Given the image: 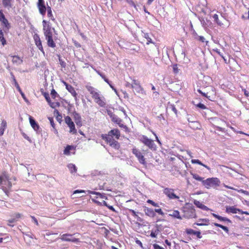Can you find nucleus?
Segmentation results:
<instances>
[{
	"mask_svg": "<svg viewBox=\"0 0 249 249\" xmlns=\"http://www.w3.org/2000/svg\"><path fill=\"white\" fill-rule=\"evenodd\" d=\"M86 89L92 95V97L94 99V101L101 107H105L106 106V102L105 98L102 96L97 90L94 88L90 86H86Z\"/></svg>",
	"mask_w": 249,
	"mask_h": 249,
	"instance_id": "f257e3e1",
	"label": "nucleus"
},
{
	"mask_svg": "<svg viewBox=\"0 0 249 249\" xmlns=\"http://www.w3.org/2000/svg\"><path fill=\"white\" fill-rule=\"evenodd\" d=\"M184 215L185 218H196L197 215L196 213V210L194 207L192 205H189V206L186 207L183 209Z\"/></svg>",
	"mask_w": 249,
	"mask_h": 249,
	"instance_id": "f03ea898",
	"label": "nucleus"
},
{
	"mask_svg": "<svg viewBox=\"0 0 249 249\" xmlns=\"http://www.w3.org/2000/svg\"><path fill=\"white\" fill-rule=\"evenodd\" d=\"M220 183V180L217 178H211L204 180L202 182L204 185L207 189L211 187L219 186Z\"/></svg>",
	"mask_w": 249,
	"mask_h": 249,
	"instance_id": "7ed1b4c3",
	"label": "nucleus"
},
{
	"mask_svg": "<svg viewBox=\"0 0 249 249\" xmlns=\"http://www.w3.org/2000/svg\"><path fill=\"white\" fill-rule=\"evenodd\" d=\"M140 141L143 143L145 145L147 146L150 150L152 151H156L157 149V146L154 142V141L149 139L146 136L143 135Z\"/></svg>",
	"mask_w": 249,
	"mask_h": 249,
	"instance_id": "20e7f679",
	"label": "nucleus"
},
{
	"mask_svg": "<svg viewBox=\"0 0 249 249\" xmlns=\"http://www.w3.org/2000/svg\"><path fill=\"white\" fill-rule=\"evenodd\" d=\"M101 137L102 139L108 143L111 146L115 149H119L120 147L119 143L113 138L109 137V136H105L104 134H102Z\"/></svg>",
	"mask_w": 249,
	"mask_h": 249,
	"instance_id": "39448f33",
	"label": "nucleus"
},
{
	"mask_svg": "<svg viewBox=\"0 0 249 249\" xmlns=\"http://www.w3.org/2000/svg\"><path fill=\"white\" fill-rule=\"evenodd\" d=\"M9 180V177L8 175L6 172L3 173L1 176H0V188L4 191V185L8 183Z\"/></svg>",
	"mask_w": 249,
	"mask_h": 249,
	"instance_id": "423d86ee",
	"label": "nucleus"
},
{
	"mask_svg": "<svg viewBox=\"0 0 249 249\" xmlns=\"http://www.w3.org/2000/svg\"><path fill=\"white\" fill-rule=\"evenodd\" d=\"M60 239L62 241L72 242L73 243H77L79 241L78 239L73 237L72 234L67 233L62 235Z\"/></svg>",
	"mask_w": 249,
	"mask_h": 249,
	"instance_id": "0eeeda50",
	"label": "nucleus"
},
{
	"mask_svg": "<svg viewBox=\"0 0 249 249\" xmlns=\"http://www.w3.org/2000/svg\"><path fill=\"white\" fill-rule=\"evenodd\" d=\"M30 123L33 128L36 132L37 134H40L41 131V128L35 120L31 116L29 117Z\"/></svg>",
	"mask_w": 249,
	"mask_h": 249,
	"instance_id": "6e6552de",
	"label": "nucleus"
},
{
	"mask_svg": "<svg viewBox=\"0 0 249 249\" xmlns=\"http://www.w3.org/2000/svg\"><path fill=\"white\" fill-rule=\"evenodd\" d=\"M132 153L138 158L140 163L144 164L145 163V159L142 153L137 149L133 148L132 149Z\"/></svg>",
	"mask_w": 249,
	"mask_h": 249,
	"instance_id": "1a4fd4ad",
	"label": "nucleus"
},
{
	"mask_svg": "<svg viewBox=\"0 0 249 249\" xmlns=\"http://www.w3.org/2000/svg\"><path fill=\"white\" fill-rule=\"evenodd\" d=\"M163 193L170 199H178L179 197L174 193V190L171 188H166L163 190Z\"/></svg>",
	"mask_w": 249,
	"mask_h": 249,
	"instance_id": "9d476101",
	"label": "nucleus"
},
{
	"mask_svg": "<svg viewBox=\"0 0 249 249\" xmlns=\"http://www.w3.org/2000/svg\"><path fill=\"white\" fill-rule=\"evenodd\" d=\"M210 224V220L208 218H200L198 219L197 222H195L193 224V227L194 228H196L195 225L199 226H207Z\"/></svg>",
	"mask_w": 249,
	"mask_h": 249,
	"instance_id": "9b49d317",
	"label": "nucleus"
},
{
	"mask_svg": "<svg viewBox=\"0 0 249 249\" xmlns=\"http://www.w3.org/2000/svg\"><path fill=\"white\" fill-rule=\"evenodd\" d=\"M34 40H35V42L36 45V46L37 47L38 49L43 54H44L45 52L44 51L43 48V46L42 45V42H41V41L40 40V38L39 36L38 35H37V34H36L34 36Z\"/></svg>",
	"mask_w": 249,
	"mask_h": 249,
	"instance_id": "f8f14e48",
	"label": "nucleus"
},
{
	"mask_svg": "<svg viewBox=\"0 0 249 249\" xmlns=\"http://www.w3.org/2000/svg\"><path fill=\"white\" fill-rule=\"evenodd\" d=\"M132 89H134L137 93H142L143 89L141 86L140 83L136 80H133V86H132Z\"/></svg>",
	"mask_w": 249,
	"mask_h": 249,
	"instance_id": "ddd939ff",
	"label": "nucleus"
},
{
	"mask_svg": "<svg viewBox=\"0 0 249 249\" xmlns=\"http://www.w3.org/2000/svg\"><path fill=\"white\" fill-rule=\"evenodd\" d=\"M1 24L3 25V30L5 33H7L9 32V29L11 28L10 23L9 22L8 20L5 18L0 20Z\"/></svg>",
	"mask_w": 249,
	"mask_h": 249,
	"instance_id": "4468645a",
	"label": "nucleus"
},
{
	"mask_svg": "<svg viewBox=\"0 0 249 249\" xmlns=\"http://www.w3.org/2000/svg\"><path fill=\"white\" fill-rule=\"evenodd\" d=\"M37 7L38 9L39 13L42 16H44L46 13L47 7H46L45 2L41 3H37Z\"/></svg>",
	"mask_w": 249,
	"mask_h": 249,
	"instance_id": "2eb2a0df",
	"label": "nucleus"
},
{
	"mask_svg": "<svg viewBox=\"0 0 249 249\" xmlns=\"http://www.w3.org/2000/svg\"><path fill=\"white\" fill-rule=\"evenodd\" d=\"M73 116L76 125L79 127L82 126L81 117L80 115L76 111H74L73 113Z\"/></svg>",
	"mask_w": 249,
	"mask_h": 249,
	"instance_id": "dca6fc26",
	"label": "nucleus"
},
{
	"mask_svg": "<svg viewBox=\"0 0 249 249\" xmlns=\"http://www.w3.org/2000/svg\"><path fill=\"white\" fill-rule=\"evenodd\" d=\"M51 26L50 25V24H48L47 26H44V28H43V30L45 37L50 36H53V33L51 31Z\"/></svg>",
	"mask_w": 249,
	"mask_h": 249,
	"instance_id": "f3484780",
	"label": "nucleus"
},
{
	"mask_svg": "<svg viewBox=\"0 0 249 249\" xmlns=\"http://www.w3.org/2000/svg\"><path fill=\"white\" fill-rule=\"evenodd\" d=\"M120 131L117 129H114L110 130L107 135L105 134V136H109V137L113 138V136H115L116 139H119L120 137Z\"/></svg>",
	"mask_w": 249,
	"mask_h": 249,
	"instance_id": "a211bd4d",
	"label": "nucleus"
},
{
	"mask_svg": "<svg viewBox=\"0 0 249 249\" xmlns=\"http://www.w3.org/2000/svg\"><path fill=\"white\" fill-rule=\"evenodd\" d=\"M112 121L117 124L120 127L124 128L125 129H127V127L122 123V119L119 118L117 116H114Z\"/></svg>",
	"mask_w": 249,
	"mask_h": 249,
	"instance_id": "6ab92c4d",
	"label": "nucleus"
},
{
	"mask_svg": "<svg viewBox=\"0 0 249 249\" xmlns=\"http://www.w3.org/2000/svg\"><path fill=\"white\" fill-rule=\"evenodd\" d=\"M186 232L188 234L195 235L199 239H200L202 238V236L201 235V232L200 231H196L191 229H187L186 230Z\"/></svg>",
	"mask_w": 249,
	"mask_h": 249,
	"instance_id": "aec40b11",
	"label": "nucleus"
},
{
	"mask_svg": "<svg viewBox=\"0 0 249 249\" xmlns=\"http://www.w3.org/2000/svg\"><path fill=\"white\" fill-rule=\"evenodd\" d=\"M226 212L227 213H236L240 212V209L234 206H226Z\"/></svg>",
	"mask_w": 249,
	"mask_h": 249,
	"instance_id": "412c9836",
	"label": "nucleus"
},
{
	"mask_svg": "<svg viewBox=\"0 0 249 249\" xmlns=\"http://www.w3.org/2000/svg\"><path fill=\"white\" fill-rule=\"evenodd\" d=\"M13 81H14V83L15 86L16 87L17 89L18 90V91L20 92L22 97L24 99V100L26 102H27L28 101H27V99L26 98L25 94L22 91V90H21V89H20L18 84L17 82L16 79H15V77L14 76H13Z\"/></svg>",
	"mask_w": 249,
	"mask_h": 249,
	"instance_id": "4be33fe9",
	"label": "nucleus"
},
{
	"mask_svg": "<svg viewBox=\"0 0 249 249\" xmlns=\"http://www.w3.org/2000/svg\"><path fill=\"white\" fill-rule=\"evenodd\" d=\"M194 204L197 207L204 211H208L209 209L200 201L197 200H194Z\"/></svg>",
	"mask_w": 249,
	"mask_h": 249,
	"instance_id": "5701e85b",
	"label": "nucleus"
},
{
	"mask_svg": "<svg viewBox=\"0 0 249 249\" xmlns=\"http://www.w3.org/2000/svg\"><path fill=\"white\" fill-rule=\"evenodd\" d=\"M63 83L66 86V89L71 94V95H75L77 93L74 89V88L71 85L68 84L66 82L63 81Z\"/></svg>",
	"mask_w": 249,
	"mask_h": 249,
	"instance_id": "b1692460",
	"label": "nucleus"
},
{
	"mask_svg": "<svg viewBox=\"0 0 249 249\" xmlns=\"http://www.w3.org/2000/svg\"><path fill=\"white\" fill-rule=\"evenodd\" d=\"M144 211L145 212V214L149 217H154L156 215L154 210L152 209L145 207Z\"/></svg>",
	"mask_w": 249,
	"mask_h": 249,
	"instance_id": "393cba45",
	"label": "nucleus"
},
{
	"mask_svg": "<svg viewBox=\"0 0 249 249\" xmlns=\"http://www.w3.org/2000/svg\"><path fill=\"white\" fill-rule=\"evenodd\" d=\"M12 62L13 63L19 65L23 63V60L21 59L18 55H11Z\"/></svg>",
	"mask_w": 249,
	"mask_h": 249,
	"instance_id": "a878e982",
	"label": "nucleus"
},
{
	"mask_svg": "<svg viewBox=\"0 0 249 249\" xmlns=\"http://www.w3.org/2000/svg\"><path fill=\"white\" fill-rule=\"evenodd\" d=\"M45 38L47 41V44L49 47H50L52 48H54L56 46L55 43H54V42L53 40V36H48Z\"/></svg>",
	"mask_w": 249,
	"mask_h": 249,
	"instance_id": "bb28decb",
	"label": "nucleus"
},
{
	"mask_svg": "<svg viewBox=\"0 0 249 249\" xmlns=\"http://www.w3.org/2000/svg\"><path fill=\"white\" fill-rule=\"evenodd\" d=\"M6 127V121L4 120H3L1 122V126H0V136L3 135Z\"/></svg>",
	"mask_w": 249,
	"mask_h": 249,
	"instance_id": "cd10ccee",
	"label": "nucleus"
},
{
	"mask_svg": "<svg viewBox=\"0 0 249 249\" xmlns=\"http://www.w3.org/2000/svg\"><path fill=\"white\" fill-rule=\"evenodd\" d=\"M12 0H2V4L5 8H11L12 4L11 3Z\"/></svg>",
	"mask_w": 249,
	"mask_h": 249,
	"instance_id": "c85d7f7f",
	"label": "nucleus"
},
{
	"mask_svg": "<svg viewBox=\"0 0 249 249\" xmlns=\"http://www.w3.org/2000/svg\"><path fill=\"white\" fill-rule=\"evenodd\" d=\"M169 215L174 218H178V219H182V217L179 214V211L177 210L174 211L172 213L169 214Z\"/></svg>",
	"mask_w": 249,
	"mask_h": 249,
	"instance_id": "c756f323",
	"label": "nucleus"
},
{
	"mask_svg": "<svg viewBox=\"0 0 249 249\" xmlns=\"http://www.w3.org/2000/svg\"><path fill=\"white\" fill-rule=\"evenodd\" d=\"M46 11H47V16L48 18H50L51 19L54 21L55 19L53 18L51 7L48 5Z\"/></svg>",
	"mask_w": 249,
	"mask_h": 249,
	"instance_id": "7c9ffc66",
	"label": "nucleus"
},
{
	"mask_svg": "<svg viewBox=\"0 0 249 249\" xmlns=\"http://www.w3.org/2000/svg\"><path fill=\"white\" fill-rule=\"evenodd\" d=\"M191 162L192 163H194V164H198L199 165H201L204 167H205V168H206L208 170H210V168L207 166L206 165H205L203 163H202L199 160H196V159H193L192 160H191Z\"/></svg>",
	"mask_w": 249,
	"mask_h": 249,
	"instance_id": "2f4dec72",
	"label": "nucleus"
},
{
	"mask_svg": "<svg viewBox=\"0 0 249 249\" xmlns=\"http://www.w3.org/2000/svg\"><path fill=\"white\" fill-rule=\"evenodd\" d=\"M68 167L69 168L71 173L73 174L74 173H76L77 171V168L76 166L72 163H70L68 165Z\"/></svg>",
	"mask_w": 249,
	"mask_h": 249,
	"instance_id": "473e14b6",
	"label": "nucleus"
},
{
	"mask_svg": "<svg viewBox=\"0 0 249 249\" xmlns=\"http://www.w3.org/2000/svg\"><path fill=\"white\" fill-rule=\"evenodd\" d=\"M3 30H0V41L3 46L6 44V41L4 37Z\"/></svg>",
	"mask_w": 249,
	"mask_h": 249,
	"instance_id": "72a5a7b5",
	"label": "nucleus"
},
{
	"mask_svg": "<svg viewBox=\"0 0 249 249\" xmlns=\"http://www.w3.org/2000/svg\"><path fill=\"white\" fill-rule=\"evenodd\" d=\"M213 225H214L216 227H219L223 229L226 233H229V230L228 227L223 226L221 224L217 223H213Z\"/></svg>",
	"mask_w": 249,
	"mask_h": 249,
	"instance_id": "f704fd0d",
	"label": "nucleus"
},
{
	"mask_svg": "<svg viewBox=\"0 0 249 249\" xmlns=\"http://www.w3.org/2000/svg\"><path fill=\"white\" fill-rule=\"evenodd\" d=\"M98 186L100 190H107V191H111L110 189H109L108 187L106 186V183L104 182L103 184L101 183H98Z\"/></svg>",
	"mask_w": 249,
	"mask_h": 249,
	"instance_id": "c9c22d12",
	"label": "nucleus"
},
{
	"mask_svg": "<svg viewBox=\"0 0 249 249\" xmlns=\"http://www.w3.org/2000/svg\"><path fill=\"white\" fill-rule=\"evenodd\" d=\"M68 125L70 127V133L72 134H75L76 133V129H75V124H74L73 122Z\"/></svg>",
	"mask_w": 249,
	"mask_h": 249,
	"instance_id": "e433bc0d",
	"label": "nucleus"
},
{
	"mask_svg": "<svg viewBox=\"0 0 249 249\" xmlns=\"http://www.w3.org/2000/svg\"><path fill=\"white\" fill-rule=\"evenodd\" d=\"M191 174L192 175L193 178L196 179V180L201 181L202 183L203 182V181H204L203 178L200 177L197 174H194L193 173H191Z\"/></svg>",
	"mask_w": 249,
	"mask_h": 249,
	"instance_id": "4c0bfd02",
	"label": "nucleus"
},
{
	"mask_svg": "<svg viewBox=\"0 0 249 249\" xmlns=\"http://www.w3.org/2000/svg\"><path fill=\"white\" fill-rule=\"evenodd\" d=\"M213 18L214 21L216 22L218 25L221 26L223 24V23L219 21L218 19V16L217 14H214L213 16Z\"/></svg>",
	"mask_w": 249,
	"mask_h": 249,
	"instance_id": "58836bf2",
	"label": "nucleus"
},
{
	"mask_svg": "<svg viewBox=\"0 0 249 249\" xmlns=\"http://www.w3.org/2000/svg\"><path fill=\"white\" fill-rule=\"evenodd\" d=\"M97 72L98 74L104 80V81L107 83V84H109V82H110L107 78H106L105 74L102 73V72L97 71Z\"/></svg>",
	"mask_w": 249,
	"mask_h": 249,
	"instance_id": "ea45409f",
	"label": "nucleus"
},
{
	"mask_svg": "<svg viewBox=\"0 0 249 249\" xmlns=\"http://www.w3.org/2000/svg\"><path fill=\"white\" fill-rule=\"evenodd\" d=\"M48 104H49L50 106L53 108H55L56 107H59L60 105L59 102L53 103L51 101Z\"/></svg>",
	"mask_w": 249,
	"mask_h": 249,
	"instance_id": "a19ab883",
	"label": "nucleus"
},
{
	"mask_svg": "<svg viewBox=\"0 0 249 249\" xmlns=\"http://www.w3.org/2000/svg\"><path fill=\"white\" fill-rule=\"evenodd\" d=\"M218 220L221 221L228 222V223H232L231 221L229 218L225 217H222L220 215L219 217H218Z\"/></svg>",
	"mask_w": 249,
	"mask_h": 249,
	"instance_id": "79ce46f5",
	"label": "nucleus"
},
{
	"mask_svg": "<svg viewBox=\"0 0 249 249\" xmlns=\"http://www.w3.org/2000/svg\"><path fill=\"white\" fill-rule=\"evenodd\" d=\"M72 146L71 145H68L64 150V154L65 155H69L70 151L71 150Z\"/></svg>",
	"mask_w": 249,
	"mask_h": 249,
	"instance_id": "37998d69",
	"label": "nucleus"
},
{
	"mask_svg": "<svg viewBox=\"0 0 249 249\" xmlns=\"http://www.w3.org/2000/svg\"><path fill=\"white\" fill-rule=\"evenodd\" d=\"M160 232L159 231H157V230L156 229L155 231L153 230H152L151 233H150V236L152 238H156L157 237V235Z\"/></svg>",
	"mask_w": 249,
	"mask_h": 249,
	"instance_id": "c03bdc74",
	"label": "nucleus"
},
{
	"mask_svg": "<svg viewBox=\"0 0 249 249\" xmlns=\"http://www.w3.org/2000/svg\"><path fill=\"white\" fill-rule=\"evenodd\" d=\"M196 38L201 42H206V44L208 42V41H206L204 37L203 36H197V37H196Z\"/></svg>",
	"mask_w": 249,
	"mask_h": 249,
	"instance_id": "a18cd8bd",
	"label": "nucleus"
},
{
	"mask_svg": "<svg viewBox=\"0 0 249 249\" xmlns=\"http://www.w3.org/2000/svg\"><path fill=\"white\" fill-rule=\"evenodd\" d=\"M143 33V37L147 39V41L148 42L152 43V39L150 37L149 34L147 33Z\"/></svg>",
	"mask_w": 249,
	"mask_h": 249,
	"instance_id": "49530a36",
	"label": "nucleus"
},
{
	"mask_svg": "<svg viewBox=\"0 0 249 249\" xmlns=\"http://www.w3.org/2000/svg\"><path fill=\"white\" fill-rule=\"evenodd\" d=\"M157 231H159L160 232L162 230H163L165 227L163 226L161 224H157L155 226Z\"/></svg>",
	"mask_w": 249,
	"mask_h": 249,
	"instance_id": "de8ad7c7",
	"label": "nucleus"
},
{
	"mask_svg": "<svg viewBox=\"0 0 249 249\" xmlns=\"http://www.w3.org/2000/svg\"><path fill=\"white\" fill-rule=\"evenodd\" d=\"M173 70L175 73H178L179 72V70L178 68V65L177 64L173 65Z\"/></svg>",
	"mask_w": 249,
	"mask_h": 249,
	"instance_id": "09e8293b",
	"label": "nucleus"
},
{
	"mask_svg": "<svg viewBox=\"0 0 249 249\" xmlns=\"http://www.w3.org/2000/svg\"><path fill=\"white\" fill-rule=\"evenodd\" d=\"M51 95L52 96V97L53 99H54L57 96H59V95L57 94L56 91L54 89H53L52 90Z\"/></svg>",
	"mask_w": 249,
	"mask_h": 249,
	"instance_id": "8fccbe9b",
	"label": "nucleus"
},
{
	"mask_svg": "<svg viewBox=\"0 0 249 249\" xmlns=\"http://www.w3.org/2000/svg\"><path fill=\"white\" fill-rule=\"evenodd\" d=\"M65 123L67 124V125H69V124H71L72 123H73L71 117L68 116H67V117H65Z\"/></svg>",
	"mask_w": 249,
	"mask_h": 249,
	"instance_id": "3c124183",
	"label": "nucleus"
},
{
	"mask_svg": "<svg viewBox=\"0 0 249 249\" xmlns=\"http://www.w3.org/2000/svg\"><path fill=\"white\" fill-rule=\"evenodd\" d=\"M59 62L60 65L61 66L62 68H65L66 67V62L64 61H63L60 56H59Z\"/></svg>",
	"mask_w": 249,
	"mask_h": 249,
	"instance_id": "603ef678",
	"label": "nucleus"
},
{
	"mask_svg": "<svg viewBox=\"0 0 249 249\" xmlns=\"http://www.w3.org/2000/svg\"><path fill=\"white\" fill-rule=\"evenodd\" d=\"M43 95L45 98V99L46 100V101H47V102L49 103L50 102V101H51V99H50V96H49V94L47 92H44L43 93Z\"/></svg>",
	"mask_w": 249,
	"mask_h": 249,
	"instance_id": "864d4df0",
	"label": "nucleus"
},
{
	"mask_svg": "<svg viewBox=\"0 0 249 249\" xmlns=\"http://www.w3.org/2000/svg\"><path fill=\"white\" fill-rule=\"evenodd\" d=\"M147 202L148 203L151 204V205H152L154 207H159V206L158 203H155V202H154L152 200L148 199L147 201Z\"/></svg>",
	"mask_w": 249,
	"mask_h": 249,
	"instance_id": "5fc2aeb1",
	"label": "nucleus"
},
{
	"mask_svg": "<svg viewBox=\"0 0 249 249\" xmlns=\"http://www.w3.org/2000/svg\"><path fill=\"white\" fill-rule=\"evenodd\" d=\"M154 211L155 213L156 212V213H159L160 215H164V213L163 212V211L160 208H159V209H155Z\"/></svg>",
	"mask_w": 249,
	"mask_h": 249,
	"instance_id": "6e6d98bb",
	"label": "nucleus"
},
{
	"mask_svg": "<svg viewBox=\"0 0 249 249\" xmlns=\"http://www.w3.org/2000/svg\"><path fill=\"white\" fill-rule=\"evenodd\" d=\"M101 174V172L100 171H97V170H95L94 171H93L91 175L92 176H99Z\"/></svg>",
	"mask_w": 249,
	"mask_h": 249,
	"instance_id": "4d7b16f0",
	"label": "nucleus"
},
{
	"mask_svg": "<svg viewBox=\"0 0 249 249\" xmlns=\"http://www.w3.org/2000/svg\"><path fill=\"white\" fill-rule=\"evenodd\" d=\"M196 107L202 109L206 108V107L204 104L201 103H198L196 105Z\"/></svg>",
	"mask_w": 249,
	"mask_h": 249,
	"instance_id": "13d9d810",
	"label": "nucleus"
},
{
	"mask_svg": "<svg viewBox=\"0 0 249 249\" xmlns=\"http://www.w3.org/2000/svg\"><path fill=\"white\" fill-rule=\"evenodd\" d=\"M170 108L171 109V110L174 112V113L176 114H177L178 110L176 109L175 106L174 105H171L170 107Z\"/></svg>",
	"mask_w": 249,
	"mask_h": 249,
	"instance_id": "bf43d9fd",
	"label": "nucleus"
},
{
	"mask_svg": "<svg viewBox=\"0 0 249 249\" xmlns=\"http://www.w3.org/2000/svg\"><path fill=\"white\" fill-rule=\"evenodd\" d=\"M48 119L50 122L51 126H52L53 128H54V127L55 126V124L53 118L52 117H49Z\"/></svg>",
	"mask_w": 249,
	"mask_h": 249,
	"instance_id": "052dcab7",
	"label": "nucleus"
},
{
	"mask_svg": "<svg viewBox=\"0 0 249 249\" xmlns=\"http://www.w3.org/2000/svg\"><path fill=\"white\" fill-rule=\"evenodd\" d=\"M107 114L108 115L110 116V117L111 118V120H113V117L114 116H116L117 115H116L115 114H113L111 111L110 110H107Z\"/></svg>",
	"mask_w": 249,
	"mask_h": 249,
	"instance_id": "680f3d73",
	"label": "nucleus"
},
{
	"mask_svg": "<svg viewBox=\"0 0 249 249\" xmlns=\"http://www.w3.org/2000/svg\"><path fill=\"white\" fill-rule=\"evenodd\" d=\"M213 51L216 52L217 54H218L221 57L224 58L223 54L219 51V50L218 49H214L213 50Z\"/></svg>",
	"mask_w": 249,
	"mask_h": 249,
	"instance_id": "e2e57ef3",
	"label": "nucleus"
},
{
	"mask_svg": "<svg viewBox=\"0 0 249 249\" xmlns=\"http://www.w3.org/2000/svg\"><path fill=\"white\" fill-rule=\"evenodd\" d=\"M4 190L6 189L7 188H10L12 186V184L11 182L9 180L8 183H7L6 184L4 185Z\"/></svg>",
	"mask_w": 249,
	"mask_h": 249,
	"instance_id": "0e129e2a",
	"label": "nucleus"
},
{
	"mask_svg": "<svg viewBox=\"0 0 249 249\" xmlns=\"http://www.w3.org/2000/svg\"><path fill=\"white\" fill-rule=\"evenodd\" d=\"M88 192L89 194H94V195H101V193H100L99 192H97L95 191H90V190L88 191Z\"/></svg>",
	"mask_w": 249,
	"mask_h": 249,
	"instance_id": "69168bd1",
	"label": "nucleus"
},
{
	"mask_svg": "<svg viewBox=\"0 0 249 249\" xmlns=\"http://www.w3.org/2000/svg\"><path fill=\"white\" fill-rule=\"evenodd\" d=\"M6 18L5 15L2 12V10H0V21L3 19H5Z\"/></svg>",
	"mask_w": 249,
	"mask_h": 249,
	"instance_id": "338daca9",
	"label": "nucleus"
},
{
	"mask_svg": "<svg viewBox=\"0 0 249 249\" xmlns=\"http://www.w3.org/2000/svg\"><path fill=\"white\" fill-rule=\"evenodd\" d=\"M153 248L154 249H164L163 248L156 244L153 245Z\"/></svg>",
	"mask_w": 249,
	"mask_h": 249,
	"instance_id": "774afa93",
	"label": "nucleus"
}]
</instances>
